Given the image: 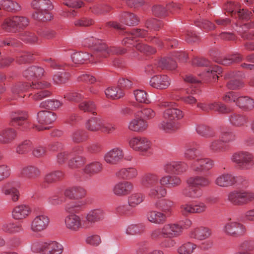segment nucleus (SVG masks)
<instances>
[{
  "label": "nucleus",
  "instance_id": "1",
  "mask_svg": "<svg viewBox=\"0 0 254 254\" xmlns=\"http://www.w3.org/2000/svg\"><path fill=\"white\" fill-rule=\"evenodd\" d=\"M79 205H67L65 210L71 214L67 215L64 220L66 227L72 231H78L82 227V223L80 217L74 214L80 211Z\"/></svg>",
  "mask_w": 254,
  "mask_h": 254
},
{
  "label": "nucleus",
  "instance_id": "2",
  "mask_svg": "<svg viewBox=\"0 0 254 254\" xmlns=\"http://www.w3.org/2000/svg\"><path fill=\"white\" fill-rule=\"evenodd\" d=\"M29 23V20L26 17L14 16L5 18L1 24V28L6 32L16 33L19 29L25 28Z\"/></svg>",
  "mask_w": 254,
  "mask_h": 254
},
{
  "label": "nucleus",
  "instance_id": "3",
  "mask_svg": "<svg viewBox=\"0 0 254 254\" xmlns=\"http://www.w3.org/2000/svg\"><path fill=\"white\" fill-rule=\"evenodd\" d=\"M9 124L13 127H19V129L26 131L29 128L30 125L27 122L28 115L24 111L20 110L13 111L9 114Z\"/></svg>",
  "mask_w": 254,
  "mask_h": 254
},
{
  "label": "nucleus",
  "instance_id": "4",
  "mask_svg": "<svg viewBox=\"0 0 254 254\" xmlns=\"http://www.w3.org/2000/svg\"><path fill=\"white\" fill-rule=\"evenodd\" d=\"M232 160L242 169H250L254 165L253 154L247 151H239L234 153Z\"/></svg>",
  "mask_w": 254,
  "mask_h": 254
},
{
  "label": "nucleus",
  "instance_id": "5",
  "mask_svg": "<svg viewBox=\"0 0 254 254\" xmlns=\"http://www.w3.org/2000/svg\"><path fill=\"white\" fill-rule=\"evenodd\" d=\"M228 199L234 205H243L252 201L254 194L244 190H235L229 194Z\"/></svg>",
  "mask_w": 254,
  "mask_h": 254
},
{
  "label": "nucleus",
  "instance_id": "6",
  "mask_svg": "<svg viewBox=\"0 0 254 254\" xmlns=\"http://www.w3.org/2000/svg\"><path fill=\"white\" fill-rule=\"evenodd\" d=\"M51 86L50 83L45 81L33 83L32 89H37L38 91L33 94L31 93L29 94V96H31L32 99L35 101H40L45 98L48 97L52 94V93L51 91L45 89L49 88Z\"/></svg>",
  "mask_w": 254,
  "mask_h": 254
},
{
  "label": "nucleus",
  "instance_id": "7",
  "mask_svg": "<svg viewBox=\"0 0 254 254\" xmlns=\"http://www.w3.org/2000/svg\"><path fill=\"white\" fill-rule=\"evenodd\" d=\"M86 128L91 132L102 131L110 133L115 130V127L111 128L105 126L103 120L99 117H92L85 123Z\"/></svg>",
  "mask_w": 254,
  "mask_h": 254
},
{
  "label": "nucleus",
  "instance_id": "8",
  "mask_svg": "<svg viewBox=\"0 0 254 254\" xmlns=\"http://www.w3.org/2000/svg\"><path fill=\"white\" fill-rule=\"evenodd\" d=\"M107 45L99 39L98 42L96 43L93 49V51L91 55L95 60V63L100 62L103 58H107L109 55Z\"/></svg>",
  "mask_w": 254,
  "mask_h": 254
},
{
  "label": "nucleus",
  "instance_id": "9",
  "mask_svg": "<svg viewBox=\"0 0 254 254\" xmlns=\"http://www.w3.org/2000/svg\"><path fill=\"white\" fill-rule=\"evenodd\" d=\"M183 227L178 224H169L164 225L162 228V237L173 238L180 236L183 232Z\"/></svg>",
  "mask_w": 254,
  "mask_h": 254
},
{
  "label": "nucleus",
  "instance_id": "10",
  "mask_svg": "<svg viewBox=\"0 0 254 254\" xmlns=\"http://www.w3.org/2000/svg\"><path fill=\"white\" fill-rule=\"evenodd\" d=\"M63 251L62 245L56 241L44 243L39 249L41 254H61Z\"/></svg>",
  "mask_w": 254,
  "mask_h": 254
},
{
  "label": "nucleus",
  "instance_id": "11",
  "mask_svg": "<svg viewBox=\"0 0 254 254\" xmlns=\"http://www.w3.org/2000/svg\"><path fill=\"white\" fill-rule=\"evenodd\" d=\"M246 231V228L242 224L237 222H230L225 226V232L233 237L244 235Z\"/></svg>",
  "mask_w": 254,
  "mask_h": 254
},
{
  "label": "nucleus",
  "instance_id": "12",
  "mask_svg": "<svg viewBox=\"0 0 254 254\" xmlns=\"http://www.w3.org/2000/svg\"><path fill=\"white\" fill-rule=\"evenodd\" d=\"M132 38V36L125 38L122 41L123 44L126 46L133 45L137 51L146 54H153L156 53V50L154 48L146 44L141 43L134 44V42Z\"/></svg>",
  "mask_w": 254,
  "mask_h": 254
},
{
  "label": "nucleus",
  "instance_id": "13",
  "mask_svg": "<svg viewBox=\"0 0 254 254\" xmlns=\"http://www.w3.org/2000/svg\"><path fill=\"white\" fill-rule=\"evenodd\" d=\"M170 84L169 77L164 74L154 75L150 80V85L152 87L159 90L167 89Z\"/></svg>",
  "mask_w": 254,
  "mask_h": 254
},
{
  "label": "nucleus",
  "instance_id": "14",
  "mask_svg": "<svg viewBox=\"0 0 254 254\" xmlns=\"http://www.w3.org/2000/svg\"><path fill=\"white\" fill-rule=\"evenodd\" d=\"M129 145L136 151L145 152L150 147V142L145 138L135 137L129 141Z\"/></svg>",
  "mask_w": 254,
  "mask_h": 254
},
{
  "label": "nucleus",
  "instance_id": "15",
  "mask_svg": "<svg viewBox=\"0 0 254 254\" xmlns=\"http://www.w3.org/2000/svg\"><path fill=\"white\" fill-rule=\"evenodd\" d=\"M103 217V211L99 209H96L90 211L86 216L85 220L83 221V226L85 228H88L92 226V224L99 221Z\"/></svg>",
  "mask_w": 254,
  "mask_h": 254
},
{
  "label": "nucleus",
  "instance_id": "16",
  "mask_svg": "<svg viewBox=\"0 0 254 254\" xmlns=\"http://www.w3.org/2000/svg\"><path fill=\"white\" fill-rule=\"evenodd\" d=\"M242 60L243 56L240 54L232 55L228 57H214L213 58L214 62L225 66L240 63Z\"/></svg>",
  "mask_w": 254,
  "mask_h": 254
},
{
  "label": "nucleus",
  "instance_id": "17",
  "mask_svg": "<svg viewBox=\"0 0 254 254\" xmlns=\"http://www.w3.org/2000/svg\"><path fill=\"white\" fill-rule=\"evenodd\" d=\"M49 223L48 217L41 215L36 216L31 223V229L34 232H40L45 229Z\"/></svg>",
  "mask_w": 254,
  "mask_h": 254
},
{
  "label": "nucleus",
  "instance_id": "18",
  "mask_svg": "<svg viewBox=\"0 0 254 254\" xmlns=\"http://www.w3.org/2000/svg\"><path fill=\"white\" fill-rule=\"evenodd\" d=\"M57 119L56 113L46 110L40 111L37 113V120L42 125H49L54 122Z\"/></svg>",
  "mask_w": 254,
  "mask_h": 254
},
{
  "label": "nucleus",
  "instance_id": "19",
  "mask_svg": "<svg viewBox=\"0 0 254 254\" xmlns=\"http://www.w3.org/2000/svg\"><path fill=\"white\" fill-rule=\"evenodd\" d=\"M45 72L44 68L38 66H31L25 70L23 75L28 80L39 78L42 77Z\"/></svg>",
  "mask_w": 254,
  "mask_h": 254
},
{
  "label": "nucleus",
  "instance_id": "20",
  "mask_svg": "<svg viewBox=\"0 0 254 254\" xmlns=\"http://www.w3.org/2000/svg\"><path fill=\"white\" fill-rule=\"evenodd\" d=\"M119 20L126 25L134 26L138 24L139 19L133 13L124 11L119 15Z\"/></svg>",
  "mask_w": 254,
  "mask_h": 254
},
{
  "label": "nucleus",
  "instance_id": "21",
  "mask_svg": "<svg viewBox=\"0 0 254 254\" xmlns=\"http://www.w3.org/2000/svg\"><path fill=\"white\" fill-rule=\"evenodd\" d=\"M17 136L16 130L12 128H6L0 131V143L6 144L11 143Z\"/></svg>",
  "mask_w": 254,
  "mask_h": 254
},
{
  "label": "nucleus",
  "instance_id": "22",
  "mask_svg": "<svg viewBox=\"0 0 254 254\" xmlns=\"http://www.w3.org/2000/svg\"><path fill=\"white\" fill-rule=\"evenodd\" d=\"M132 183L127 181L120 182L114 188V192L117 195H126L129 194L133 189Z\"/></svg>",
  "mask_w": 254,
  "mask_h": 254
},
{
  "label": "nucleus",
  "instance_id": "23",
  "mask_svg": "<svg viewBox=\"0 0 254 254\" xmlns=\"http://www.w3.org/2000/svg\"><path fill=\"white\" fill-rule=\"evenodd\" d=\"M187 165L182 162H174L170 164H167L165 166V170L169 173L179 174L185 172L187 169Z\"/></svg>",
  "mask_w": 254,
  "mask_h": 254
},
{
  "label": "nucleus",
  "instance_id": "24",
  "mask_svg": "<svg viewBox=\"0 0 254 254\" xmlns=\"http://www.w3.org/2000/svg\"><path fill=\"white\" fill-rule=\"evenodd\" d=\"M72 62L75 64H83L86 61H89L90 63H95L91 54L87 52H79L73 53L71 55Z\"/></svg>",
  "mask_w": 254,
  "mask_h": 254
},
{
  "label": "nucleus",
  "instance_id": "25",
  "mask_svg": "<svg viewBox=\"0 0 254 254\" xmlns=\"http://www.w3.org/2000/svg\"><path fill=\"white\" fill-rule=\"evenodd\" d=\"M124 157L122 150L114 148L109 151L105 156V161L110 164H115L121 160Z\"/></svg>",
  "mask_w": 254,
  "mask_h": 254
},
{
  "label": "nucleus",
  "instance_id": "26",
  "mask_svg": "<svg viewBox=\"0 0 254 254\" xmlns=\"http://www.w3.org/2000/svg\"><path fill=\"white\" fill-rule=\"evenodd\" d=\"M212 161L209 159H198L194 163L193 170L196 172H205L212 168Z\"/></svg>",
  "mask_w": 254,
  "mask_h": 254
},
{
  "label": "nucleus",
  "instance_id": "27",
  "mask_svg": "<svg viewBox=\"0 0 254 254\" xmlns=\"http://www.w3.org/2000/svg\"><path fill=\"white\" fill-rule=\"evenodd\" d=\"M86 190L81 187H73L66 189L64 195L70 199H80L85 196Z\"/></svg>",
  "mask_w": 254,
  "mask_h": 254
},
{
  "label": "nucleus",
  "instance_id": "28",
  "mask_svg": "<svg viewBox=\"0 0 254 254\" xmlns=\"http://www.w3.org/2000/svg\"><path fill=\"white\" fill-rule=\"evenodd\" d=\"M155 206L168 217L171 213L174 202L169 199H162L158 200L156 203Z\"/></svg>",
  "mask_w": 254,
  "mask_h": 254
},
{
  "label": "nucleus",
  "instance_id": "29",
  "mask_svg": "<svg viewBox=\"0 0 254 254\" xmlns=\"http://www.w3.org/2000/svg\"><path fill=\"white\" fill-rule=\"evenodd\" d=\"M22 176L31 180L39 178L41 175L40 169L34 166H28L24 167L21 171Z\"/></svg>",
  "mask_w": 254,
  "mask_h": 254
},
{
  "label": "nucleus",
  "instance_id": "30",
  "mask_svg": "<svg viewBox=\"0 0 254 254\" xmlns=\"http://www.w3.org/2000/svg\"><path fill=\"white\" fill-rule=\"evenodd\" d=\"M30 212V209L28 206L22 204L15 207L12 214L15 219L20 220L25 218Z\"/></svg>",
  "mask_w": 254,
  "mask_h": 254
},
{
  "label": "nucleus",
  "instance_id": "31",
  "mask_svg": "<svg viewBox=\"0 0 254 254\" xmlns=\"http://www.w3.org/2000/svg\"><path fill=\"white\" fill-rule=\"evenodd\" d=\"M236 105L244 111H249L254 108V100L248 96L239 97Z\"/></svg>",
  "mask_w": 254,
  "mask_h": 254
},
{
  "label": "nucleus",
  "instance_id": "32",
  "mask_svg": "<svg viewBox=\"0 0 254 254\" xmlns=\"http://www.w3.org/2000/svg\"><path fill=\"white\" fill-rule=\"evenodd\" d=\"M33 9L38 10H52L54 6L50 0H33L31 3Z\"/></svg>",
  "mask_w": 254,
  "mask_h": 254
},
{
  "label": "nucleus",
  "instance_id": "33",
  "mask_svg": "<svg viewBox=\"0 0 254 254\" xmlns=\"http://www.w3.org/2000/svg\"><path fill=\"white\" fill-rule=\"evenodd\" d=\"M167 217L164 213L155 211H151L147 214L148 220L150 222L158 224L164 223Z\"/></svg>",
  "mask_w": 254,
  "mask_h": 254
},
{
  "label": "nucleus",
  "instance_id": "34",
  "mask_svg": "<svg viewBox=\"0 0 254 254\" xmlns=\"http://www.w3.org/2000/svg\"><path fill=\"white\" fill-rule=\"evenodd\" d=\"M236 182L235 178L228 174L222 175L216 180V184L223 187L232 186L235 184Z\"/></svg>",
  "mask_w": 254,
  "mask_h": 254
},
{
  "label": "nucleus",
  "instance_id": "35",
  "mask_svg": "<svg viewBox=\"0 0 254 254\" xmlns=\"http://www.w3.org/2000/svg\"><path fill=\"white\" fill-rule=\"evenodd\" d=\"M163 115L165 119L169 121H173L176 119H181L184 116L183 112L177 108L167 109L164 111Z\"/></svg>",
  "mask_w": 254,
  "mask_h": 254
},
{
  "label": "nucleus",
  "instance_id": "36",
  "mask_svg": "<svg viewBox=\"0 0 254 254\" xmlns=\"http://www.w3.org/2000/svg\"><path fill=\"white\" fill-rule=\"evenodd\" d=\"M64 177V173L61 171H55L45 175L44 182L47 184L55 183L62 180Z\"/></svg>",
  "mask_w": 254,
  "mask_h": 254
},
{
  "label": "nucleus",
  "instance_id": "37",
  "mask_svg": "<svg viewBox=\"0 0 254 254\" xmlns=\"http://www.w3.org/2000/svg\"><path fill=\"white\" fill-rule=\"evenodd\" d=\"M147 127L146 122L140 118H136L129 124L128 128L134 131L141 132L145 130Z\"/></svg>",
  "mask_w": 254,
  "mask_h": 254
},
{
  "label": "nucleus",
  "instance_id": "38",
  "mask_svg": "<svg viewBox=\"0 0 254 254\" xmlns=\"http://www.w3.org/2000/svg\"><path fill=\"white\" fill-rule=\"evenodd\" d=\"M51 10H38L33 13L32 18L37 21L42 22H47L50 21L53 16L50 12Z\"/></svg>",
  "mask_w": 254,
  "mask_h": 254
},
{
  "label": "nucleus",
  "instance_id": "39",
  "mask_svg": "<svg viewBox=\"0 0 254 254\" xmlns=\"http://www.w3.org/2000/svg\"><path fill=\"white\" fill-rule=\"evenodd\" d=\"M0 6V9L11 12H15L21 9V6L17 2L10 0L1 1Z\"/></svg>",
  "mask_w": 254,
  "mask_h": 254
},
{
  "label": "nucleus",
  "instance_id": "40",
  "mask_svg": "<svg viewBox=\"0 0 254 254\" xmlns=\"http://www.w3.org/2000/svg\"><path fill=\"white\" fill-rule=\"evenodd\" d=\"M229 120L233 126L242 127L248 123V118L245 115L235 113L230 116Z\"/></svg>",
  "mask_w": 254,
  "mask_h": 254
},
{
  "label": "nucleus",
  "instance_id": "41",
  "mask_svg": "<svg viewBox=\"0 0 254 254\" xmlns=\"http://www.w3.org/2000/svg\"><path fill=\"white\" fill-rule=\"evenodd\" d=\"M89 138L88 132L83 129H77L71 135L72 141L75 143L86 141Z\"/></svg>",
  "mask_w": 254,
  "mask_h": 254
},
{
  "label": "nucleus",
  "instance_id": "42",
  "mask_svg": "<svg viewBox=\"0 0 254 254\" xmlns=\"http://www.w3.org/2000/svg\"><path fill=\"white\" fill-rule=\"evenodd\" d=\"M211 234V231L206 227H199L195 229L191 233V237L202 240L207 238Z\"/></svg>",
  "mask_w": 254,
  "mask_h": 254
},
{
  "label": "nucleus",
  "instance_id": "43",
  "mask_svg": "<svg viewBox=\"0 0 254 254\" xmlns=\"http://www.w3.org/2000/svg\"><path fill=\"white\" fill-rule=\"evenodd\" d=\"M137 175V170L133 168L122 169L116 173L117 176L122 179H131L135 177Z\"/></svg>",
  "mask_w": 254,
  "mask_h": 254
},
{
  "label": "nucleus",
  "instance_id": "44",
  "mask_svg": "<svg viewBox=\"0 0 254 254\" xmlns=\"http://www.w3.org/2000/svg\"><path fill=\"white\" fill-rule=\"evenodd\" d=\"M158 64L161 69L174 70L177 67L176 62L171 58H162L158 61Z\"/></svg>",
  "mask_w": 254,
  "mask_h": 254
},
{
  "label": "nucleus",
  "instance_id": "45",
  "mask_svg": "<svg viewBox=\"0 0 254 254\" xmlns=\"http://www.w3.org/2000/svg\"><path fill=\"white\" fill-rule=\"evenodd\" d=\"M62 105V103L55 99H49L42 102L40 107L49 110H55Z\"/></svg>",
  "mask_w": 254,
  "mask_h": 254
},
{
  "label": "nucleus",
  "instance_id": "46",
  "mask_svg": "<svg viewBox=\"0 0 254 254\" xmlns=\"http://www.w3.org/2000/svg\"><path fill=\"white\" fill-rule=\"evenodd\" d=\"M188 184L194 187H205L209 184V180L203 177H190L187 180Z\"/></svg>",
  "mask_w": 254,
  "mask_h": 254
},
{
  "label": "nucleus",
  "instance_id": "47",
  "mask_svg": "<svg viewBox=\"0 0 254 254\" xmlns=\"http://www.w3.org/2000/svg\"><path fill=\"white\" fill-rule=\"evenodd\" d=\"M163 22L159 19L150 18L147 19L145 22V26L148 29L159 30L163 26Z\"/></svg>",
  "mask_w": 254,
  "mask_h": 254
},
{
  "label": "nucleus",
  "instance_id": "48",
  "mask_svg": "<svg viewBox=\"0 0 254 254\" xmlns=\"http://www.w3.org/2000/svg\"><path fill=\"white\" fill-rule=\"evenodd\" d=\"M105 94L108 98L112 99H120L123 97L125 93L122 91L120 88L116 87H111L105 90Z\"/></svg>",
  "mask_w": 254,
  "mask_h": 254
},
{
  "label": "nucleus",
  "instance_id": "49",
  "mask_svg": "<svg viewBox=\"0 0 254 254\" xmlns=\"http://www.w3.org/2000/svg\"><path fill=\"white\" fill-rule=\"evenodd\" d=\"M194 23L196 26L202 28L206 30L214 29L215 25L210 21L202 18L200 16L194 19Z\"/></svg>",
  "mask_w": 254,
  "mask_h": 254
},
{
  "label": "nucleus",
  "instance_id": "50",
  "mask_svg": "<svg viewBox=\"0 0 254 254\" xmlns=\"http://www.w3.org/2000/svg\"><path fill=\"white\" fill-rule=\"evenodd\" d=\"M136 118L141 119H149L155 116V113L150 108H144L138 110L135 113Z\"/></svg>",
  "mask_w": 254,
  "mask_h": 254
},
{
  "label": "nucleus",
  "instance_id": "51",
  "mask_svg": "<svg viewBox=\"0 0 254 254\" xmlns=\"http://www.w3.org/2000/svg\"><path fill=\"white\" fill-rule=\"evenodd\" d=\"M102 170V164L98 162H95L86 166L84 172L87 174L94 175L100 172Z\"/></svg>",
  "mask_w": 254,
  "mask_h": 254
},
{
  "label": "nucleus",
  "instance_id": "52",
  "mask_svg": "<svg viewBox=\"0 0 254 254\" xmlns=\"http://www.w3.org/2000/svg\"><path fill=\"white\" fill-rule=\"evenodd\" d=\"M158 178L154 174H148L145 175L142 178V184L146 187H151L158 183Z\"/></svg>",
  "mask_w": 254,
  "mask_h": 254
},
{
  "label": "nucleus",
  "instance_id": "53",
  "mask_svg": "<svg viewBox=\"0 0 254 254\" xmlns=\"http://www.w3.org/2000/svg\"><path fill=\"white\" fill-rule=\"evenodd\" d=\"M196 130L198 134L207 137H212L215 135L213 130L210 127L204 125H198Z\"/></svg>",
  "mask_w": 254,
  "mask_h": 254
},
{
  "label": "nucleus",
  "instance_id": "54",
  "mask_svg": "<svg viewBox=\"0 0 254 254\" xmlns=\"http://www.w3.org/2000/svg\"><path fill=\"white\" fill-rule=\"evenodd\" d=\"M133 82L125 77H122L118 80V87L123 92V91H127L132 88Z\"/></svg>",
  "mask_w": 254,
  "mask_h": 254
},
{
  "label": "nucleus",
  "instance_id": "55",
  "mask_svg": "<svg viewBox=\"0 0 254 254\" xmlns=\"http://www.w3.org/2000/svg\"><path fill=\"white\" fill-rule=\"evenodd\" d=\"M32 147V142L29 140H25L17 147L16 152L19 154H24L29 152Z\"/></svg>",
  "mask_w": 254,
  "mask_h": 254
},
{
  "label": "nucleus",
  "instance_id": "56",
  "mask_svg": "<svg viewBox=\"0 0 254 254\" xmlns=\"http://www.w3.org/2000/svg\"><path fill=\"white\" fill-rule=\"evenodd\" d=\"M2 230L9 233L18 232L21 230V226L18 223L8 222L3 225Z\"/></svg>",
  "mask_w": 254,
  "mask_h": 254
},
{
  "label": "nucleus",
  "instance_id": "57",
  "mask_svg": "<svg viewBox=\"0 0 254 254\" xmlns=\"http://www.w3.org/2000/svg\"><path fill=\"white\" fill-rule=\"evenodd\" d=\"M31 83L32 84L28 82L18 83L13 87L12 92L15 94H20L29 88L32 89L33 83H34L32 82Z\"/></svg>",
  "mask_w": 254,
  "mask_h": 254
},
{
  "label": "nucleus",
  "instance_id": "58",
  "mask_svg": "<svg viewBox=\"0 0 254 254\" xmlns=\"http://www.w3.org/2000/svg\"><path fill=\"white\" fill-rule=\"evenodd\" d=\"M184 194L189 197L197 198L201 195V190L193 186H190L184 191Z\"/></svg>",
  "mask_w": 254,
  "mask_h": 254
},
{
  "label": "nucleus",
  "instance_id": "59",
  "mask_svg": "<svg viewBox=\"0 0 254 254\" xmlns=\"http://www.w3.org/2000/svg\"><path fill=\"white\" fill-rule=\"evenodd\" d=\"M69 73L64 72L55 74L53 77V80L55 84H61L66 83L69 79Z\"/></svg>",
  "mask_w": 254,
  "mask_h": 254
},
{
  "label": "nucleus",
  "instance_id": "60",
  "mask_svg": "<svg viewBox=\"0 0 254 254\" xmlns=\"http://www.w3.org/2000/svg\"><path fill=\"white\" fill-rule=\"evenodd\" d=\"M132 208L127 202H121L116 207V211L120 215L129 214L132 212Z\"/></svg>",
  "mask_w": 254,
  "mask_h": 254
},
{
  "label": "nucleus",
  "instance_id": "61",
  "mask_svg": "<svg viewBox=\"0 0 254 254\" xmlns=\"http://www.w3.org/2000/svg\"><path fill=\"white\" fill-rule=\"evenodd\" d=\"M20 39L27 43L34 44L38 41V37L36 35L29 31H25L20 35Z\"/></svg>",
  "mask_w": 254,
  "mask_h": 254
},
{
  "label": "nucleus",
  "instance_id": "62",
  "mask_svg": "<svg viewBox=\"0 0 254 254\" xmlns=\"http://www.w3.org/2000/svg\"><path fill=\"white\" fill-rule=\"evenodd\" d=\"M144 229L145 226L142 224H132L127 227V233L131 235L139 234L144 231Z\"/></svg>",
  "mask_w": 254,
  "mask_h": 254
},
{
  "label": "nucleus",
  "instance_id": "63",
  "mask_svg": "<svg viewBox=\"0 0 254 254\" xmlns=\"http://www.w3.org/2000/svg\"><path fill=\"white\" fill-rule=\"evenodd\" d=\"M153 14L158 17L163 18L168 15L166 7H164L161 5H155L152 8Z\"/></svg>",
  "mask_w": 254,
  "mask_h": 254
},
{
  "label": "nucleus",
  "instance_id": "64",
  "mask_svg": "<svg viewBox=\"0 0 254 254\" xmlns=\"http://www.w3.org/2000/svg\"><path fill=\"white\" fill-rule=\"evenodd\" d=\"M35 60L34 55L29 53H24L19 57H16V62L19 64H29Z\"/></svg>",
  "mask_w": 254,
  "mask_h": 254
}]
</instances>
